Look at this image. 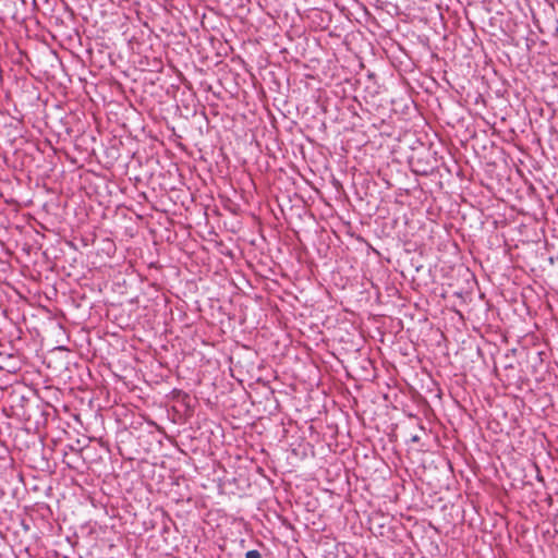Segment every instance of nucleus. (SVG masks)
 <instances>
[{"label":"nucleus","mask_w":558,"mask_h":558,"mask_svg":"<svg viewBox=\"0 0 558 558\" xmlns=\"http://www.w3.org/2000/svg\"><path fill=\"white\" fill-rule=\"evenodd\" d=\"M373 4H374V7H375L376 9H379V7H378L377 2H374Z\"/></svg>","instance_id":"nucleus-3"},{"label":"nucleus","mask_w":558,"mask_h":558,"mask_svg":"<svg viewBox=\"0 0 558 558\" xmlns=\"http://www.w3.org/2000/svg\"><path fill=\"white\" fill-rule=\"evenodd\" d=\"M354 3H355L357 7H360V8H362V7H363V5H362L363 3H362V2H360V1H356V2H354Z\"/></svg>","instance_id":"nucleus-2"},{"label":"nucleus","mask_w":558,"mask_h":558,"mask_svg":"<svg viewBox=\"0 0 558 558\" xmlns=\"http://www.w3.org/2000/svg\"><path fill=\"white\" fill-rule=\"evenodd\" d=\"M245 558H262V555L258 550L252 549L245 554Z\"/></svg>","instance_id":"nucleus-1"}]
</instances>
